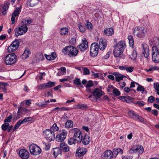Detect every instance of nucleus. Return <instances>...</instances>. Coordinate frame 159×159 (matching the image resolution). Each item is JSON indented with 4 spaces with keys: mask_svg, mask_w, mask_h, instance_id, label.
<instances>
[{
    "mask_svg": "<svg viewBox=\"0 0 159 159\" xmlns=\"http://www.w3.org/2000/svg\"><path fill=\"white\" fill-rule=\"evenodd\" d=\"M10 3L9 2H7L3 6L2 8L3 10L2 11V13L4 15H5L7 14L6 11L8 9Z\"/></svg>",
    "mask_w": 159,
    "mask_h": 159,
    "instance_id": "nucleus-27",
    "label": "nucleus"
},
{
    "mask_svg": "<svg viewBox=\"0 0 159 159\" xmlns=\"http://www.w3.org/2000/svg\"><path fill=\"white\" fill-rule=\"evenodd\" d=\"M64 54H67L70 57L76 56L78 54V51L74 47L71 46H67L62 50Z\"/></svg>",
    "mask_w": 159,
    "mask_h": 159,
    "instance_id": "nucleus-3",
    "label": "nucleus"
},
{
    "mask_svg": "<svg viewBox=\"0 0 159 159\" xmlns=\"http://www.w3.org/2000/svg\"><path fill=\"white\" fill-rule=\"evenodd\" d=\"M133 34L136 38L141 39L146 36L147 33V29L144 27L142 26H137L133 30Z\"/></svg>",
    "mask_w": 159,
    "mask_h": 159,
    "instance_id": "nucleus-1",
    "label": "nucleus"
},
{
    "mask_svg": "<svg viewBox=\"0 0 159 159\" xmlns=\"http://www.w3.org/2000/svg\"><path fill=\"white\" fill-rule=\"evenodd\" d=\"M90 141V138L88 134H86L84 136L83 140L82 143L84 145H86L89 144Z\"/></svg>",
    "mask_w": 159,
    "mask_h": 159,
    "instance_id": "nucleus-20",
    "label": "nucleus"
},
{
    "mask_svg": "<svg viewBox=\"0 0 159 159\" xmlns=\"http://www.w3.org/2000/svg\"><path fill=\"white\" fill-rule=\"evenodd\" d=\"M136 148H135V146L131 148L129 150V152L130 154H132L135 153V150Z\"/></svg>",
    "mask_w": 159,
    "mask_h": 159,
    "instance_id": "nucleus-57",
    "label": "nucleus"
},
{
    "mask_svg": "<svg viewBox=\"0 0 159 159\" xmlns=\"http://www.w3.org/2000/svg\"><path fill=\"white\" fill-rule=\"evenodd\" d=\"M19 40L17 39H16L11 45L14 47L15 48L17 49L19 45Z\"/></svg>",
    "mask_w": 159,
    "mask_h": 159,
    "instance_id": "nucleus-35",
    "label": "nucleus"
},
{
    "mask_svg": "<svg viewBox=\"0 0 159 159\" xmlns=\"http://www.w3.org/2000/svg\"><path fill=\"white\" fill-rule=\"evenodd\" d=\"M137 53L136 51L135 50H133L132 52L131 55L130 57L133 60H135L137 57Z\"/></svg>",
    "mask_w": 159,
    "mask_h": 159,
    "instance_id": "nucleus-41",
    "label": "nucleus"
},
{
    "mask_svg": "<svg viewBox=\"0 0 159 159\" xmlns=\"http://www.w3.org/2000/svg\"><path fill=\"white\" fill-rule=\"evenodd\" d=\"M135 153H139L141 154L143 152L144 149L143 147L140 145L135 146Z\"/></svg>",
    "mask_w": 159,
    "mask_h": 159,
    "instance_id": "nucleus-25",
    "label": "nucleus"
},
{
    "mask_svg": "<svg viewBox=\"0 0 159 159\" xmlns=\"http://www.w3.org/2000/svg\"><path fill=\"white\" fill-rule=\"evenodd\" d=\"M50 102L49 100H48L45 102H43L41 103H39L38 104L36 103V104L40 107H46L47 105Z\"/></svg>",
    "mask_w": 159,
    "mask_h": 159,
    "instance_id": "nucleus-31",
    "label": "nucleus"
},
{
    "mask_svg": "<svg viewBox=\"0 0 159 159\" xmlns=\"http://www.w3.org/2000/svg\"><path fill=\"white\" fill-rule=\"evenodd\" d=\"M43 144L46 147V150H48L50 148L51 145L49 143H44Z\"/></svg>",
    "mask_w": 159,
    "mask_h": 159,
    "instance_id": "nucleus-64",
    "label": "nucleus"
},
{
    "mask_svg": "<svg viewBox=\"0 0 159 159\" xmlns=\"http://www.w3.org/2000/svg\"><path fill=\"white\" fill-rule=\"evenodd\" d=\"M76 142V141L75 140L73 137L72 138H70L68 140V144L70 145H71L73 144H75Z\"/></svg>",
    "mask_w": 159,
    "mask_h": 159,
    "instance_id": "nucleus-42",
    "label": "nucleus"
},
{
    "mask_svg": "<svg viewBox=\"0 0 159 159\" xmlns=\"http://www.w3.org/2000/svg\"><path fill=\"white\" fill-rule=\"evenodd\" d=\"M104 33L107 36H111L114 33V30L112 28H107L104 30Z\"/></svg>",
    "mask_w": 159,
    "mask_h": 159,
    "instance_id": "nucleus-22",
    "label": "nucleus"
},
{
    "mask_svg": "<svg viewBox=\"0 0 159 159\" xmlns=\"http://www.w3.org/2000/svg\"><path fill=\"white\" fill-rule=\"evenodd\" d=\"M36 1L37 0H30L27 2V5L30 7H33L37 4Z\"/></svg>",
    "mask_w": 159,
    "mask_h": 159,
    "instance_id": "nucleus-38",
    "label": "nucleus"
},
{
    "mask_svg": "<svg viewBox=\"0 0 159 159\" xmlns=\"http://www.w3.org/2000/svg\"><path fill=\"white\" fill-rule=\"evenodd\" d=\"M92 94L95 98H93L94 100L91 99L92 101H94L95 100L97 101L100 97L104 95L105 93L101 89L96 88L94 89Z\"/></svg>",
    "mask_w": 159,
    "mask_h": 159,
    "instance_id": "nucleus-11",
    "label": "nucleus"
},
{
    "mask_svg": "<svg viewBox=\"0 0 159 159\" xmlns=\"http://www.w3.org/2000/svg\"><path fill=\"white\" fill-rule=\"evenodd\" d=\"M47 84L48 88L52 87L55 85V83L54 82L51 81H49L48 83H47Z\"/></svg>",
    "mask_w": 159,
    "mask_h": 159,
    "instance_id": "nucleus-58",
    "label": "nucleus"
},
{
    "mask_svg": "<svg viewBox=\"0 0 159 159\" xmlns=\"http://www.w3.org/2000/svg\"><path fill=\"white\" fill-rule=\"evenodd\" d=\"M56 57V54L52 52L50 55H45V57L48 60H52L55 59Z\"/></svg>",
    "mask_w": 159,
    "mask_h": 159,
    "instance_id": "nucleus-28",
    "label": "nucleus"
},
{
    "mask_svg": "<svg viewBox=\"0 0 159 159\" xmlns=\"http://www.w3.org/2000/svg\"><path fill=\"white\" fill-rule=\"evenodd\" d=\"M128 39L129 41L130 46L133 47L134 45V40L133 37L131 35L128 36Z\"/></svg>",
    "mask_w": 159,
    "mask_h": 159,
    "instance_id": "nucleus-37",
    "label": "nucleus"
},
{
    "mask_svg": "<svg viewBox=\"0 0 159 159\" xmlns=\"http://www.w3.org/2000/svg\"><path fill=\"white\" fill-rule=\"evenodd\" d=\"M113 93L116 96H118L120 94V92L117 89H114Z\"/></svg>",
    "mask_w": 159,
    "mask_h": 159,
    "instance_id": "nucleus-55",
    "label": "nucleus"
},
{
    "mask_svg": "<svg viewBox=\"0 0 159 159\" xmlns=\"http://www.w3.org/2000/svg\"><path fill=\"white\" fill-rule=\"evenodd\" d=\"M113 153L110 150H107L105 151L103 155L102 156L101 159H112Z\"/></svg>",
    "mask_w": 159,
    "mask_h": 159,
    "instance_id": "nucleus-15",
    "label": "nucleus"
},
{
    "mask_svg": "<svg viewBox=\"0 0 159 159\" xmlns=\"http://www.w3.org/2000/svg\"><path fill=\"white\" fill-rule=\"evenodd\" d=\"M128 115L131 118L136 119L138 114H137L134 111L131 110H129L128 111Z\"/></svg>",
    "mask_w": 159,
    "mask_h": 159,
    "instance_id": "nucleus-26",
    "label": "nucleus"
},
{
    "mask_svg": "<svg viewBox=\"0 0 159 159\" xmlns=\"http://www.w3.org/2000/svg\"><path fill=\"white\" fill-rule=\"evenodd\" d=\"M28 29V27L25 25L20 26L18 28H16L15 30L16 36L17 37L19 35L25 34L27 32Z\"/></svg>",
    "mask_w": 159,
    "mask_h": 159,
    "instance_id": "nucleus-9",
    "label": "nucleus"
},
{
    "mask_svg": "<svg viewBox=\"0 0 159 159\" xmlns=\"http://www.w3.org/2000/svg\"><path fill=\"white\" fill-rule=\"evenodd\" d=\"M75 108L76 109H81L82 110H85L87 108L88 106L87 105L84 104H79L78 105L75 106Z\"/></svg>",
    "mask_w": 159,
    "mask_h": 159,
    "instance_id": "nucleus-24",
    "label": "nucleus"
},
{
    "mask_svg": "<svg viewBox=\"0 0 159 159\" xmlns=\"http://www.w3.org/2000/svg\"><path fill=\"white\" fill-rule=\"evenodd\" d=\"M73 121L71 120H68L65 123V127L69 129L73 127Z\"/></svg>",
    "mask_w": 159,
    "mask_h": 159,
    "instance_id": "nucleus-29",
    "label": "nucleus"
},
{
    "mask_svg": "<svg viewBox=\"0 0 159 159\" xmlns=\"http://www.w3.org/2000/svg\"><path fill=\"white\" fill-rule=\"evenodd\" d=\"M68 28H63L61 29L60 30L61 34L62 35H65L68 33Z\"/></svg>",
    "mask_w": 159,
    "mask_h": 159,
    "instance_id": "nucleus-40",
    "label": "nucleus"
},
{
    "mask_svg": "<svg viewBox=\"0 0 159 159\" xmlns=\"http://www.w3.org/2000/svg\"><path fill=\"white\" fill-rule=\"evenodd\" d=\"M125 43L124 41H121L114 46L113 54L115 57H117L121 54L124 50Z\"/></svg>",
    "mask_w": 159,
    "mask_h": 159,
    "instance_id": "nucleus-2",
    "label": "nucleus"
},
{
    "mask_svg": "<svg viewBox=\"0 0 159 159\" xmlns=\"http://www.w3.org/2000/svg\"><path fill=\"white\" fill-rule=\"evenodd\" d=\"M127 65L120 66L119 67V68L121 70H126Z\"/></svg>",
    "mask_w": 159,
    "mask_h": 159,
    "instance_id": "nucleus-63",
    "label": "nucleus"
},
{
    "mask_svg": "<svg viewBox=\"0 0 159 159\" xmlns=\"http://www.w3.org/2000/svg\"><path fill=\"white\" fill-rule=\"evenodd\" d=\"M87 152V150L86 148L79 147L76 149L75 155L78 157H80L85 155Z\"/></svg>",
    "mask_w": 159,
    "mask_h": 159,
    "instance_id": "nucleus-16",
    "label": "nucleus"
},
{
    "mask_svg": "<svg viewBox=\"0 0 159 159\" xmlns=\"http://www.w3.org/2000/svg\"><path fill=\"white\" fill-rule=\"evenodd\" d=\"M59 134L56 136V140L58 142H63L66 139L67 134V132L65 129L60 130Z\"/></svg>",
    "mask_w": 159,
    "mask_h": 159,
    "instance_id": "nucleus-10",
    "label": "nucleus"
},
{
    "mask_svg": "<svg viewBox=\"0 0 159 159\" xmlns=\"http://www.w3.org/2000/svg\"><path fill=\"white\" fill-rule=\"evenodd\" d=\"M110 54L111 52H108L105 55L102 57V58L104 59H107L109 57Z\"/></svg>",
    "mask_w": 159,
    "mask_h": 159,
    "instance_id": "nucleus-60",
    "label": "nucleus"
},
{
    "mask_svg": "<svg viewBox=\"0 0 159 159\" xmlns=\"http://www.w3.org/2000/svg\"><path fill=\"white\" fill-rule=\"evenodd\" d=\"M32 118L31 117H26L22 120H21V121L23 124L25 122L31 121L32 120Z\"/></svg>",
    "mask_w": 159,
    "mask_h": 159,
    "instance_id": "nucleus-48",
    "label": "nucleus"
},
{
    "mask_svg": "<svg viewBox=\"0 0 159 159\" xmlns=\"http://www.w3.org/2000/svg\"><path fill=\"white\" fill-rule=\"evenodd\" d=\"M138 87L137 89V91H142V93H148L147 91L146 90H145V89L141 85H140L139 84H138Z\"/></svg>",
    "mask_w": 159,
    "mask_h": 159,
    "instance_id": "nucleus-33",
    "label": "nucleus"
},
{
    "mask_svg": "<svg viewBox=\"0 0 159 159\" xmlns=\"http://www.w3.org/2000/svg\"><path fill=\"white\" fill-rule=\"evenodd\" d=\"M16 56L14 53L7 55L5 58V62L7 65H11L14 64L16 61Z\"/></svg>",
    "mask_w": 159,
    "mask_h": 159,
    "instance_id": "nucleus-4",
    "label": "nucleus"
},
{
    "mask_svg": "<svg viewBox=\"0 0 159 159\" xmlns=\"http://www.w3.org/2000/svg\"><path fill=\"white\" fill-rule=\"evenodd\" d=\"M142 53L144 57L146 58H148L149 55V47L146 43H143L142 44Z\"/></svg>",
    "mask_w": 159,
    "mask_h": 159,
    "instance_id": "nucleus-14",
    "label": "nucleus"
},
{
    "mask_svg": "<svg viewBox=\"0 0 159 159\" xmlns=\"http://www.w3.org/2000/svg\"><path fill=\"white\" fill-rule=\"evenodd\" d=\"M43 134L47 140L49 142L54 140L55 134L51 129H45L43 132Z\"/></svg>",
    "mask_w": 159,
    "mask_h": 159,
    "instance_id": "nucleus-5",
    "label": "nucleus"
},
{
    "mask_svg": "<svg viewBox=\"0 0 159 159\" xmlns=\"http://www.w3.org/2000/svg\"><path fill=\"white\" fill-rule=\"evenodd\" d=\"M30 50L28 48L25 49L24 53L21 55V57L24 60H25L29 57V54H30Z\"/></svg>",
    "mask_w": 159,
    "mask_h": 159,
    "instance_id": "nucleus-19",
    "label": "nucleus"
},
{
    "mask_svg": "<svg viewBox=\"0 0 159 159\" xmlns=\"http://www.w3.org/2000/svg\"><path fill=\"white\" fill-rule=\"evenodd\" d=\"M86 27L88 29H91L92 28V24L89 22H88L87 24Z\"/></svg>",
    "mask_w": 159,
    "mask_h": 159,
    "instance_id": "nucleus-61",
    "label": "nucleus"
},
{
    "mask_svg": "<svg viewBox=\"0 0 159 159\" xmlns=\"http://www.w3.org/2000/svg\"><path fill=\"white\" fill-rule=\"evenodd\" d=\"M4 124H3L1 126L2 129L4 131H6L7 130L8 127L6 126Z\"/></svg>",
    "mask_w": 159,
    "mask_h": 159,
    "instance_id": "nucleus-62",
    "label": "nucleus"
},
{
    "mask_svg": "<svg viewBox=\"0 0 159 159\" xmlns=\"http://www.w3.org/2000/svg\"><path fill=\"white\" fill-rule=\"evenodd\" d=\"M93 84L92 81L89 80L87 82V84L85 85V87L87 88H89L92 87L93 85Z\"/></svg>",
    "mask_w": 159,
    "mask_h": 159,
    "instance_id": "nucleus-53",
    "label": "nucleus"
},
{
    "mask_svg": "<svg viewBox=\"0 0 159 159\" xmlns=\"http://www.w3.org/2000/svg\"><path fill=\"white\" fill-rule=\"evenodd\" d=\"M134 69V67L133 66H128L127 65L126 67V70L129 72H132Z\"/></svg>",
    "mask_w": 159,
    "mask_h": 159,
    "instance_id": "nucleus-50",
    "label": "nucleus"
},
{
    "mask_svg": "<svg viewBox=\"0 0 159 159\" xmlns=\"http://www.w3.org/2000/svg\"><path fill=\"white\" fill-rule=\"evenodd\" d=\"M74 83L77 85H80L81 84V81L79 79L76 78L74 80Z\"/></svg>",
    "mask_w": 159,
    "mask_h": 159,
    "instance_id": "nucleus-52",
    "label": "nucleus"
},
{
    "mask_svg": "<svg viewBox=\"0 0 159 159\" xmlns=\"http://www.w3.org/2000/svg\"><path fill=\"white\" fill-rule=\"evenodd\" d=\"M53 154L55 158L59 154L61 153V150L59 148H54L53 150Z\"/></svg>",
    "mask_w": 159,
    "mask_h": 159,
    "instance_id": "nucleus-30",
    "label": "nucleus"
},
{
    "mask_svg": "<svg viewBox=\"0 0 159 159\" xmlns=\"http://www.w3.org/2000/svg\"><path fill=\"white\" fill-rule=\"evenodd\" d=\"M155 98L152 96H151L148 98V102L152 103L153 102Z\"/></svg>",
    "mask_w": 159,
    "mask_h": 159,
    "instance_id": "nucleus-54",
    "label": "nucleus"
},
{
    "mask_svg": "<svg viewBox=\"0 0 159 159\" xmlns=\"http://www.w3.org/2000/svg\"><path fill=\"white\" fill-rule=\"evenodd\" d=\"M98 44L96 43H93L90 47V53L91 56L95 57L98 54Z\"/></svg>",
    "mask_w": 159,
    "mask_h": 159,
    "instance_id": "nucleus-12",
    "label": "nucleus"
},
{
    "mask_svg": "<svg viewBox=\"0 0 159 159\" xmlns=\"http://www.w3.org/2000/svg\"><path fill=\"white\" fill-rule=\"evenodd\" d=\"M107 45V40L105 39L101 38L99 39L98 48L101 50H103L106 48Z\"/></svg>",
    "mask_w": 159,
    "mask_h": 159,
    "instance_id": "nucleus-17",
    "label": "nucleus"
},
{
    "mask_svg": "<svg viewBox=\"0 0 159 159\" xmlns=\"http://www.w3.org/2000/svg\"><path fill=\"white\" fill-rule=\"evenodd\" d=\"M60 147L63 149L64 152H67L69 151V147L64 143H61Z\"/></svg>",
    "mask_w": 159,
    "mask_h": 159,
    "instance_id": "nucleus-23",
    "label": "nucleus"
},
{
    "mask_svg": "<svg viewBox=\"0 0 159 159\" xmlns=\"http://www.w3.org/2000/svg\"><path fill=\"white\" fill-rule=\"evenodd\" d=\"M72 132L74 133L73 138L77 143H80L81 142L83 138L82 133L78 129L74 128L72 129Z\"/></svg>",
    "mask_w": 159,
    "mask_h": 159,
    "instance_id": "nucleus-6",
    "label": "nucleus"
},
{
    "mask_svg": "<svg viewBox=\"0 0 159 159\" xmlns=\"http://www.w3.org/2000/svg\"><path fill=\"white\" fill-rule=\"evenodd\" d=\"M88 47V42L85 38L82 39V43L79 45L78 47L81 52L85 51Z\"/></svg>",
    "mask_w": 159,
    "mask_h": 159,
    "instance_id": "nucleus-13",
    "label": "nucleus"
},
{
    "mask_svg": "<svg viewBox=\"0 0 159 159\" xmlns=\"http://www.w3.org/2000/svg\"><path fill=\"white\" fill-rule=\"evenodd\" d=\"M51 128L52 130L54 131H58L59 129V127L57 126V124L55 123L53 124Z\"/></svg>",
    "mask_w": 159,
    "mask_h": 159,
    "instance_id": "nucleus-43",
    "label": "nucleus"
},
{
    "mask_svg": "<svg viewBox=\"0 0 159 159\" xmlns=\"http://www.w3.org/2000/svg\"><path fill=\"white\" fill-rule=\"evenodd\" d=\"M24 112L26 113L29 112V111L27 109L20 107L19 108L17 114L19 115L20 114L23 113Z\"/></svg>",
    "mask_w": 159,
    "mask_h": 159,
    "instance_id": "nucleus-32",
    "label": "nucleus"
},
{
    "mask_svg": "<svg viewBox=\"0 0 159 159\" xmlns=\"http://www.w3.org/2000/svg\"><path fill=\"white\" fill-rule=\"evenodd\" d=\"M113 75L116 76V80L117 82L123 80L124 77H125V76L117 72H114Z\"/></svg>",
    "mask_w": 159,
    "mask_h": 159,
    "instance_id": "nucleus-21",
    "label": "nucleus"
},
{
    "mask_svg": "<svg viewBox=\"0 0 159 159\" xmlns=\"http://www.w3.org/2000/svg\"><path fill=\"white\" fill-rule=\"evenodd\" d=\"M82 71L83 72V75H89L90 74L89 70L86 67H82Z\"/></svg>",
    "mask_w": 159,
    "mask_h": 159,
    "instance_id": "nucleus-36",
    "label": "nucleus"
},
{
    "mask_svg": "<svg viewBox=\"0 0 159 159\" xmlns=\"http://www.w3.org/2000/svg\"><path fill=\"white\" fill-rule=\"evenodd\" d=\"M152 60L155 63L159 62V47L153 46L152 48Z\"/></svg>",
    "mask_w": 159,
    "mask_h": 159,
    "instance_id": "nucleus-7",
    "label": "nucleus"
},
{
    "mask_svg": "<svg viewBox=\"0 0 159 159\" xmlns=\"http://www.w3.org/2000/svg\"><path fill=\"white\" fill-rule=\"evenodd\" d=\"M32 20L31 19L29 18V19H26L25 20V25H30L32 23Z\"/></svg>",
    "mask_w": 159,
    "mask_h": 159,
    "instance_id": "nucleus-59",
    "label": "nucleus"
},
{
    "mask_svg": "<svg viewBox=\"0 0 159 159\" xmlns=\"http://www.w3.org/2000/svg\"><path fill=\"white\" fill-rule=\"evenodd\" d=\"M12 115H10L8 116L4 120V123H9L11 122V120L12 119Z\"/></svg>",
    "mask_w": 159,
    "mask_h": 159,
    "instance_id": "nucleus-45",
    "label": "nucleus"
},
{
    "mask_svg": "<svg viewBox=\"0 0 159 159\" xmlns=\"http://www.w3.org/2000/svg\"><path fill=\"white\" fill-rule=\"evenodd\" d=\"M16 49L15 48H14V47L13 46L10 45V46H9L8 47L7 49V51L8 52H10L14 51L15 50H16Z\"/></svg>",
    "mask_w": 159,
    "mask_h": 159,
    "instance_id": "nucleus-51",
    "label": "nucleus"
},
{
    "mask_svg": "<svg viewBox=\"0 0 159 159\" xmlns=\"http://www.w3.org/2000/svg\"><path fill=\"white\" fill-rule=\"evenodd\" d=\"M134 103L135 104L137 105L139 107H143L145 105L144 102L142 101H138Z\"/></svg>",
    "mask_w": 159,
    "mask_h": 159,
    "instance_id": "nucleus-47",
    "label": "nucleus"
},
{
    "mask_svg": "<svg viewBox=\"0 0 159 159\" xmlns=\"http://www.w3.org/2000/svg\"><path fill=\"white\" fill-rule=\"evenodd\" d=\"M19 155L22 159H27L29 157V153L25 149H21L19 151Z\"/></svg>",
    "mask_w": 159,
    "mask_h": 159,
    "instance_id": "nucleus-18",
    "label": "nucleus"
},
{
    "mask_svg": "<svg viewBox=\"0 0 159 159\" xmlns=\"http://www.w3.org/2000/svg\"><path fill=\"white\" fill-rule=\"evenodd\" d=\"M153 86L155 91H159V84L158 82L154 83Z\"/></svg>",
    "mask_w": 159,
    "mask_h": 159,
    "instance_id": "nucleus-49",
    "label": "nucleus"
},
{
    "mask_svg": "<svg viewBox=\"0 0 159 159\" xmlns=\"http://www.w3.org/2000/svg\"><path fill=\"white\" fill-rule=\"evenodd\" d=\"M135 119L138 120L139 121L141 122L145 123L146 122V120H145L143 117L138 115Z\"/></svg>",
    "mask_w": 159,
    "mask_h": 159,
    "instance_id": "nucleus-44",
    "label": "nucleus"
},
{
    "mask_svg": "<svg viewBox=\"0 0 159 159\" xmlns=\"http://www.w3.org/2000/svg\"><path fill=\"white\" fill-rule=\"evenodd\" d=\"M29 150L31 154L33 155H38L42 152L40 147L34 144H31L29 146Z\"/></svg>",
    "mask_w": 159,
    "mask_h": 159,
    "instance_id": "nucleus-8",
    "label": "nucleus"
},
{
    "mask_svg": "<svg viewBox=\"0 0 159 159\" xmlns=\"http://www.w3.org/2000/svg\"><path fill=\"white\" fill-rule=\"evenodd\" d=\"M79 29L80 30L82 33H84L85 31V28L84 25H79Z\"/></svg>",
    "mask_w": 159,
    "mask_h": 159,
    "instance_id": "nucleus-46",
    "label": "nucleus"
},
{
    "mask_svg": "<svg viewBox=\"0 0 159 159\" xmlns=\"http://www.w3.org/2000/svg\"><path fill=\"white\" fill-rule=\"evenodd\" d=\"M22 124L23 123L21 121V120H19L15 125L14 128L13 129V131H14L16 129H18L19 127V126L21 124Z\"/></svg>",
    "mask_w": 159,
    "mask_h": 159,
    "instance_id": "nucleus-39",
    "label": "nucleus"
},
{
    "mask_svg": "<svg viewBox=\"0 0 159 159\" xmlns=\"http://www.w3.org/2000/svg\"><path fill=\"white\" fill-rule=\"evenodd\" d=\"M21 9V7L20 6L19 7H17L16 9L13 12L12 15L14 16L15 17L16 16L19 15L20 13V12Z\"/></svg>",
    "mask_w": 159,
    "mask_h": 159,
    "instance_id": "nucleus-34",
    "label": "nucleus"
},
{
    "mask_svg": "<svg viewBox=\"0 0 159 159\" xmlns=\"http://www.w3.org/2000/svg\"><path fill=\"white\" fill-rule=\"evenodd\" d=\"M133 98L130 96L126 97V99L125 102L128 103L130 102H132V99Z\"/></svg>",
    "mask_w": 159,
    "mask_h": 159,
    "instance_id": "nucleus-56",
    "label": "nucleus"
}]
</instances>
